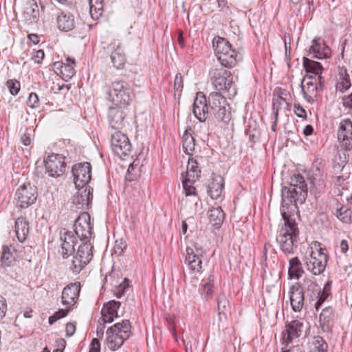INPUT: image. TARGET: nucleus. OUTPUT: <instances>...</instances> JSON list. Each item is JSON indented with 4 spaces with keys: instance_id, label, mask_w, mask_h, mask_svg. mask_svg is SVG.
<instances>
[{
    "instance_id": "nucleus-1",
    "label": "nucleus",
    "mask_w": 352,
    "mask_h": 352,
    "mask_svg": "<svg viewBox=\"0 0 352 352\" xmlns=\"http://www.w3.org/2000/svg\"><path fill=\"white\" fill-rule=\"evenodd\" d=\"M307 187L304 177L300 174L294 175L289 186L282 189V206L280 213L284 220V226L279 230L276 236L280 250L285 254L294 253L297 245L295 243L299 235V230L292 214L296 209V202L302 204L307 197Z\"/></svg>"
},
{
    "instance_id": "nucleus-2",
    "label": "nucleus",
    "mask_w": 352,
    "mask_h": 352,
    "mask_svg": "<svg viewBox=\"0 0 352 352\" xmlns=\"http://www.w3.org/2000/svg\"><path fill=\"white\" fill-rule=\"evenodd\" d=\"M215 55L222 66L232 68L242 60L241 55L224 38L217 36L212 41Z\"/></svg>"
},
{
    "instance_id": "nucleus-3",
    "label": "nucleus",
    "mask_w": 352,
    "mask_h": 352,
    "mask_svg": "<svg viewBox=\"0 0 352 352\" xmlns=\"http://www.w3.org/2000/svg\"><path fill=\"white\" fill-rule=\"evenodd\" d=\"M209 76L217 92L224 91L228 97L236 95V87L231 72L222 67H213L209 72Z\"/></svg>"
},
{
    "instance_id": "nucleus-4",
    "label": "nucleus",
    "mask_w": 352,
    "mask_h": 352,
    "mask_svg": "<svg viewBox=\"0 0 352 352\" xmlns=\"http://www.w3.org/2000/svg\"><path fill=\"white\" fill-rule=\"evenodd\" d=\"M131 323L128 320L117 322L107 331V344L109 349H118L130 336Z\"/></svg>"
},
{
    "instance_id": "nucleus-5",
    "label": "nucleus",
    "mask_w": 352,
    "mask_h": 352,
    "mask_svg": "<svg viewBox=\"0 0 352 352\" xmlns=\"http://www.w3.org/2000/svg\"><path fill=\"white\" fill-rule=\"evenodd\" d=\"M208 102L210 116L218 121L228 123L231 118V111L227 100L221 93L214 91L209 94Z\"/></svg>"
},
{
    "instance_id": "nucleus-6",
    "label": "nucleus",
    "mask_w": 352,
    "mask_h": 352,
    "mask_svg": "<svg viewBox=\"0 0 352 352\" xmlns=\"http://www.w3.org/2000/svg\"><path fill=\"white\" fill-rule=\"evenodd\" d=\"M109 100L115 105L126 107L131 101L130 89L126 82L114 81L111 83L109 91Z\"/></svg>"
},
{
    "instance_id": "nucleus-7",
    "label": "nucleus",
    "mask_w": 352,
    "mask_h": 352,
    "mask_svg": "<svg viewBox=\"0 0 352 352\" xmlns=\"http://www.w3.org/2000/svg\"><path fill=\"white\" fill-rule=\"evenodd\" d=\"M201 170L198 168V162L193 157H189L187 164V170L182 175V185L186 196L195 194V188L193 184L196 179L200 177Z\"/></svg>"
},
{
    "instance_id": "nucleus-8",
    "label": "nucleus",
    "mask_w": 352,
    "mask_h": 352,
    "mask_svg": "<svg viewBox=\"0 0 352 352\" xmlns=\"http://www.w3.org/2000/svg\"><path fill=\"white\" fill-rule=\"evenodd\" d=\"M37 197L36 187L30 183H25L20 186L15 192L16 206L27 208L35 203Z\"/></svg>"
},
{
    "instance_id": "nucleus-9",
    "label": "nucleus",
    "mask_w": 352,
    "mask_h": 352,
    "mask_svg": "<svg viewBox=\"0 0 352 352\" xmlns=\"http://www.w3.org/2000/svg\"><path fill=\"white\" fill-rule=\"evenodd\" d=\"M93 246L85 241L79 245L70 267L74 273H79L91 260Z\"/></svg>"
},
{
    "instance_id": "nucleus-10",
    "label": "nucleus",
    "mask_w": 352,
    "mask_h": 352,
    "mask_svg": "<svg viewBox=\"0 0 352 352\" xmlns=\"http://www.w3.org/2000/svg\"><path fill=\"white\" fill-rule=\"evenodd\" d=\"M328 256L322 248L311 251L310 256L305 259L307 270L314 275H319L325 270Z\"/></svg>"
},
{
    "instance_id": "nucleus-11",
    "label": "nucleus",
    "mask_w": 352,
    "mask_h": 352,
    "mask_svg": "<svg viewBox=\"0 0 352 352\" xmlns=\"http://www.w3.org/2000/svg\"><path fill=\"white\" fill-rule=\"evenodd\" d=\"M111 144L113 152L120 158L129 156L132 151V145L127 135L121 131H114L111 134Z\"/></svg>"
},
{
    "instance_id": "nucleus-12",
    "label": "nucleus",
    "mask_w": 352,
    "mask_h": 352,
    "mask_svg": "<svg viewBox=\"0 0 352 352\" xmlns=\"http://www.w3.org/2000/svg\"><path fill=\"white\" fill-rule=\"evenodd\" d=\"M325 164L322 160H315L311 168L310 182L316 191L320 192L325 188Z\"/></svg>"
},
{
    "instance_id": "nucleus-13",
    "label": "nucleus",
    "mask_w": 352,
    "mask_h": 352,
    "mask_svg": "<svg viewBox=\"0 0 352 352\" xmlns=\"http://www.w3.org/2000/svg\"><path fill=\"white\" fill-rule=\"evenodd\" d=\"M126 107L118 105L110 107L107 113L110 128L115 131L123 129L126 124Z\"/></svg>"
},
{
    "instance_id": "nucleus-14",
    "label": "nucleus",
    "mask_w": 352,
    "mask_h": 352,
    "mask_svg": "<svg viewBox=\"0 0 352 352\" xmlns=\"http://www.w3.org/2000/svg\"><path fill=\"white\" fill-rule=\"evenodd\" d=\"M337 138L340 147L346 151L352 149V121L349 118L341 120L337 130Z\"/></svg>"
},
{
    "instance_id": "nucleus-15",
    "label": "nucleus",
    "mask_w": 352,
    "mask_h": 352,
    "mask_svg": "<svg viewBox=\"0 0 352 352\" xmlns=\"http://www.w3.org/2000/svg\"><path fill=\"white\" fill-rule=\"evenodd\" d=\"M76 188H84L91 179V166L89 162L79 163L72 167Z\"/></svg>"
},
{
    "instance_id": "nucleus-16",
    "label": "nucleus",
    "mask_w": 352,
    "mask_h": 352,
    "mask_svg": "<svg viewBox=\"0 0 352 352\" xmlns=\"http://www.w3.org/2000/svg\"><path fill=\"white\" fill-rule=\"evenodd\" d=\"M74 232L81 240H87L91 237L93 227L91 224V217L88 212L80 213L74 224Z\"/></svg>"
},
{
    "instance_id": "nucleus-17",
    "label": "nucleus",
    "mask_w": 352,
    "mask_h": 352,
    "mask_svg": "<svg viewBox=\"0 0 352 352\" xmlns=\"http://www.w3.org/2000/svg\"><path fill=\"white\" fill-rule=\"evenodd\" d=\"M46 173L51 177H58L65 170L66 164L65 157L57 154L48 155L44 160Z\"/></svg>"
},
{
    "instance_id": "nucleus-18",
    "label": "nucleus",
    "mask_w": 352,
    "mask_h": 352,
    "mask_svg": "<svg viewBox=\"0 0 352 352\" xmlns=\"http://www.w3.org/2000/svg\"><path fill=\"white\" fill-rule=\"evenodd\" d=\"M208 98L202 92H197L192 104V112L196 118L201 122L206 120L210 116Z\"/></svg>"
},
{
    "instance_id": "nucleus-19",
    "label": "nucleus",
    "mask_w": 352,
    "mask_h": 352,
    "mask_svg": "<svg viewBox=\"0 0 352 352\" xmlns=\"http://www.w3.org/2000/svg\"><path fill=\"white\" fill-rule=\"evenodd\" d=\"M301 91L305 100L309 103H314L318 96L319 87L316 82L313 81V76L307 75L302 78L301 82Z\"/></svg>"
},
{
    "instance_id": "nucleus-20",
    "label": "nucleus",
    "mask_w": 352,
    "mask_h": 352,
    "mask_svg": "<svg viewBox=\"0 0 352 352\" xmlns=\"http://www.w3.org/2000/svg\"><path fill=\"white\" fill-rule=\"evenodd\" d=\"M331 49L321 38H315L311 41L308 55L312 58L324 59L330 57Z\"/></svg>"
},
{
    "instance_id": "nucleus-21",
    "label": "nucleus",
    "mask_w": 352,
    "mask_h": 352,
    "mask_svg": "<svg viewBox=\"0 0 352 352\" xmlns=\"http://www.w3.org/2000/svg\"><path fill=\"white\" fill-rule=\"evenodd\" d=\"M78 188V191L77 192L76 195L74 197L73 204L76 210L88 209L91 204L93 190L91 189L89 186Z\"/></svg>"
},
{
    "instance_id": "nucleus-22",
    "label": "nucleus",
    "mask_w": 352,
    "mask_h": 352,
    "mask_svg": "<svg viewBox=\"0 0 352 352\" xmlns=\"http://www.w3.org/2000/svg\"><path fill=\"white\" fill-rule=\"evenodd\" d=\"M196 253L194 250L190 247H187L186 249L185 263L188 265V269L194 272L200 273L202 270V261L199 257L201 254V249L195 247Z\"/></svg>"
},
{
    "instance_id": "nucleus-23",
    "label": "nucleus",
    "mask_w": 352,
    "mask_h": 352,
    "mask_svg": "<svg viewBox=\"0 0 352 352\" xmlns=\"http://www.w3.org/2000/svg\"><path fill=\"white\" fill-rule=\"evenodd\" d=\"M80 285L79 283H70L67 285L62 292V302L71 307L74 305L79 296Z\"/></svg>"
},
{
    "instance_id": "nucleus-24",
    "label": "nucleus",
    "mask_w": 352,
    "mask_h": 352,
    "mask_svg": "<svg viewBox=\"0 0 352 352\" xmlns=\"http://www.w3.org/2000/svg\"><path fill=\"white\" fill-rule=\"evenodd\" d=\"M289 294L292 309L296 312L300 311L304 305L303 287L299 283H296L290 287Z\"/></svg>"
},
{
    "instance_id": "nucleus-25",
    "label": "nucleus",
    "mask_w": 352,
    "mask_h": 352,
    "mask_svg": "<svg viewBox=\"0 0 352 352\" xmlns=\"http://www.w3.org/2000/svg\"><path fill=\"white\" fill-rule=\"evenodd\" d=\"M16 250L12 245H4L2 247L0 267L6 268L13 266L16 261Z\"/></svg>"
},
{
    "instance_id": "nucleus-26",
    "label": "nucleus",
    "mask_w": 352,
    "mask_h": 352,
    "mask_svg": "<svg viewBox=\"0 0 352 352\" xmlns=\"http://www.w3.org/2000/svg\"><path fill=\"white\" fill-rule=\"evenodd\" d=\"M302 327L303 323L296 320L287 324L285 333H283L284 343L288 345L293 339L298 338L302 333Z\"/></svg>"
},
{
    "instance_id": "nucleus-27",
    "label": "nucleus",
    "mask_w": 352,
    "mask_h": 352,
    "mask_svg": "<svg viewBox=\"0 0 352 352\" xmlns=\"http://www.w3.org/2000/svg\"><path fill=\"white\" fill-rule=\"evenodd\" d=\"M120 306V302L116 300H110L104 304L102 310L101 314L102 321L104 323H110L113 322L114 318H117L118 310Z\"/></svg>"
},
{
    "instance_id": "nucleus-28",
    "label": "nucleus",
    "mask_w": 352,
    "mask_h": 352,
    "mask_svg": "<svg viewBox=\"0 0 352 352\" xmlns=\"http://www.w3.org/2000/svg\"><path fill=\"white\" fill-rule=\"evenodd\" d=\"M224 188V180L220 175L212 178L207 186V192L212 199L221 197Z\"/></svg>"
},
{
    "instance_id": "nucleus-29",
    "label": "nucleus",
    "mask_w": 352,
    "mask_h": 352,
    "mask_svg": "<svg viewBox=\"0 0 352 352\" xmlns=\"http://www.w3.org/2000/svg\"><path fill=\"white\" fill-rule=\"evenodd\" d=\"M109 47L113 50L110 56L113 66L117 69H122L126 63V56L122 47L120 44L116 46L110 44Z\"/></svg>"
},
{
    "instance_id": "nucleus-30",
    "label": "nucleus",
    "mask_w": 352,
    "mask_h": 352,
    "mask_svg": "<svg viewBox=\"0 0 352 352\" xmlns=\"http://www.w3.org/2000/svg\"><path fill=\"white\" fill-rule=\"evenodd\" d=\"M62 254L63 258H67L74 252V246L76 243V237L72 232H67L64 236L61 237Z\"/></svg>"
},
{
    "instance_id": "nucleus-31",
    "label": "nucleus",
    "mask_w": 352,
    "mask_h": 352,
    "mask_svg": "<svg viewBox=\"0 0 352 352\" xmlns=\"http://www.w3.org/2000/svg\"><path fill=\"white\" fill-rule=\"evenodd\" d=\"M58 28L63 32H69L75 27L74 16L69 13L61 12L56 19Z\"/></svg>"
},
{
    "instance_id": "nucleus-32",
    "label": "nucleus",
    "mask_w": 352,
    "mask_h": 352,
    "mask_svg": "<svg viewBox=\"0 0 352 352\" xmlns=\"http://www.w3.org/2000/svg\"><path fill=\"white\" fill-rule=\"evenodd\" d=\"M14 231L19 241L22 243L25 241L29 234V222L26 218L21 217L16 219Z\"/></svg>"
},
{
    "instance_id": "nucleus-33",
    "label": "nucleus",
    "mask_w": 352,
    "mask_h": 352,
    "mask_svg": "<svg viewBox=\"0 0 352 352\" xmlns=\"http://www.w3.org/2000/svg\"><path fill=\"white\" fill-rule=\"evenodd\" d=\"M303 285V287H307L308 290H312L316 292L318 300L315 303V308L316 310H318L329 296H326V294L321 292L320 289L318 288V285L311 280H305Z\"/></svg>"
},
{
    "instance_id": "nucleus-34",
    "label": "nucleus",
    "mask_w": 352,
    "mask_h": 352,
    "mask_svg": "<svg viewBox=\"0 0 352 352\" xmlns=\"http://www.w3.org/2000/svg\"><path fill=\"white\" fill-rule=\"evenodd\" d=\"M225 214L221 207L213 208L208 211L210 223L217 228H219L223 222Z\"/></svg>"
},
{
    "instance_id": "nucleus-35",
    "label": "nucleus",
    "mask_w": 352,
    "mask_h": 352,
    "mask_svg": "<svg viewBox=\"0 0 352 352\" xmlns=\"http://www.w3.org/2000/svg\"><path fill=\"white\" fill-rule=\"evenodd\" d=\"M302 65L307 73L316 75L322 74L323 67L320 63L308 58L305 56L302 58Z\"/></svg>"
},
{
    "instance_id": "nucleus-36",
    "label": "nucleus",
    "mask_w": 352,
    "mask_h": 352,
    "mask_svg": "<svg viewBox=\"0 0 352 352\" xmlns=\"http://www.w3.org/2000/svg\"><path fill=\"white\" fill-rule=\"evenodd\" d=\"M303 272L302 264L298 257L289 260L288 274L291 278L299 279Z\"/></svg>"
},
{
    "instance_id": "nucleus-37",
    "label": "nucleus",
    "mask_w": 352,
    "mask_h": 352,
    "mask_svg": "<svg viewBox=\"0 0 352 352\" xmlns=\"http://www.w3.org/2000/svg\"><path fill=\"white\" fill-rule=\"evenodd\" d=\"M333 311L331 307H325L320 314L319 320L322 328L329 329L333 324Z\"/></svg>"
},
{
    "instance_id": "nucleus-38",
    "label": "nucleus",
    "mask_w": 352,
    "mask_h": 352,
    "mask_svg": "<svg viewBox=\"0 0 352 352\" xmlns=\"http://www.w3.org/2000/svg\"><path fill=\"white\" fill-rule=\"evenodd\" d=\"M350 76L346 69H342L340 72L339 77L336 84V88L341 92L346 91L351 87Z\"/></svg>"
},
{
    "instance_id": "nucleus-39",
    "label": "nucleus",
    "mask_w": 352,
    "mask_h": 352,
    "mask_svg": "<svg viewBox=\"0 0 352 352\" xmlns=\"http://www.w3.org/2000/svg\"><path fill=\"white\" fill-rule=\"evenodd\" d=\"M89 12L93 19H98L102 14L103 0H88Z\"/></svg>"
},
{
    "instance_id": "nucleus-40",
    "label": "nucleus",
    "mask_w": 352,
    "mask_h": 352,
    "mask_svg": "<svg viewBox=\"0 0 352 352\" xmlns=\"http://www.w3.org/2000/svg\"><path fill=\"white\" fill-rule=\"evenodd\" d=\"M74 67V59L68 57L66 58V63H62L60 72L66 78H71L75 74Z\"/></svg>"
},
{
    "instance_id": "nucleus-41",
    "label": "nucleus",
    "mask_w": 352,
    "mask_h": 352,
    "mask_svg": "<svg viewBox=\"0 0 352 352\" xmlns=\"http://www.w3.org/2000/svg\"><path fill=\"white\" fill-rule=\"evenodd\" d=\"M336 214L343 223H349L352 221V210L346 206L337 208Z\"/></svg>"
},
{
    "instance_id": "nucleus-42",
    "label": "nucleus",
    "mask_w": 352,
    "mask_h": 352,
    "mask_svg": "<svg viewBox=\"0 0 352 352\" xmlns=\"http://www.w3.org/2000/svg\"><path fill=\"white\" fill-rule=\"evenodd\" d=\"M195 140L191 134H188V131L184 134L183 150L188 155H191V152L195 150Z\"/></svg>"
},
{
    "instance_id": "nucleus-43",
    "label": "nucleus",
    "mask_w": 352,
    "mask_h": 352,
    "mask_svg": "<svg viewBox=\"0 0 352 352\" xmlns=\"http://www.w3.org/2000/svg\"><path fill=\"white\" fill-rule=\"evenodd\" d=\"M327 347L324 340L320 336H317L314 338L309 352H327Z\"/></svg>"
},
{
    "instance_id": "nucleus-44",
    "label": "nucleus",
    "mask_w": 352,
    "mask_h": 352,
    "mask_svg": "<svg viewBox=\"0 0 352 352\" xmlns=\"http://www.w3.org/2000/svg\"><path fill=\"white\" fill-rule=\"evenodd\" d=\"M25 14L30 15V21L32 22H36L39 17V11L37 3L34 1H30L25 8Z\"/></svg>"
},
{
    "instance_id": "nucleus-45",
    "label": "nucleus",
    "mask_w": 352,
    "mask_h": 352,
    "mask_svg": "<svg viewBox=\"0 0 352 352\" xmlns=\"http://www.w3.org/2000/svg\"><path fill=\"white\" fill-rule=\"evenodd\" d=\"M129 280L127 278H124L122 282L120 283L118 285L116 286L113 289L114 295L118 298H120L126 292V291L129 288Z\"/></svg>"
},
{
    "instance_id": "nucleus-46",
    "label": "nucleus",
    "mask_w": 352,
    "mask_h": 352,
    "mask_svg": "<svg viewBox=\"0 0 352 352\" xmlns=\"http://www.w3.org/2000/svg\"><path fill=\"white\" fill-rule=\"evenodd\" d=\"M229 302L224 295H220L217 298V309L219 314H225L228 310Z\"/></svg>"
},
{
    "instance_id": "nucleus-47",
    "label": "nucleus",
    "mask_w": 352,
    "mask_h": 352,
    "mask_svg": "<svg viewBox=\"0 0 352 352\" xmlns=\"http://www.w3.org/2000/svg\"><path fill=\"white\" fill-rule=\"evenodd\" d=\"M6 86L9 89L10 93L13 96L17 95L21 89L20 82L16 79L8 80L6 82Z\"/></svg>"
},
{
    "instance_id": "nucleus-48",
    "label": "nucleus",
    "mask_w": 352,
    "mask_h": 352,
    "mask_svg": "<svg viewBox=\"0 0 352 352\" xmlns=\"http://www.w3.org/2000/svg\"><path fill=\"white\" fill-rule=\"evenodd\" d=\"M283 104H287V102L285 98H283L281 96H278L277 97L273 99V110L274 112V116L278 118V110L281 105Z\"/></svg>"
},
{
    "instance_id": "nucleus-49",
    "label": "nucleus",
    "mask_w": 352,
    "mask_h": 352,
    "mask_svg": "<svg viewBox=\"0 0 352 352\" xmlns=\"http://www.w3.org/2000/svg\"><path fill=\"white\" fill-rule=\"evenodd\" d=\"M27 104L30 108L34 109L39 105V99L38 95L36 93H31L28 98Z\"/></svg>"
},
{
    "instance_id": "nucleus-50",
    "label": "nucleus",
    "mask_w": 352,
    "mask_h": 352,
    "mask_svg": "<svg viewBox=\"0 0 352 352\" xmlns=\"http://www.w3.org/2000/svg\"><path fill=\"white\" fill-rule=\"evenodd\" d=\"M183 89V77L180 73L176 74L174 80V89L175 92L180 93Z\"/></svg>"
},
{
    "instance_id": "nucleus-51",
    "label": "nucleus",
    "mask_w": 352,
    "mask_h": 352,
    "mask_svg": "<svg viewBox=\"0 0 352 352\" xmlns=\"http://www.w3.org/2000/svg\"><path fill=\"white\" fill-rule=\"evenodd\" d=\"M294 111L296 116L302 118L303 120L307 119V112L305 109L300 104H294Z\"/></svg>"
},
{
    "instance_id": "nucleus-52",
    "label": "nucleus",
    "mask_w": 352,
    "mask_h": 352,
    "mask_svg": "<svg viewBox=\"0 0 352 352\" xmlns=\"http://www.w3.org/2000/svg\"><path fill=\"white\" fill-rule=\"evenodd\" d=\"M89 352H100V343L98 339L94 338L91 340Z\"/></svg>"
},
{
    "instance_id": "nucleus-53",
    "label": "nucleus",
    "mask_w": 352,
    "mask_h": 352,
    "mask_svg": "<svg viewBox=\"0 0 352 352\" xmlns=\"http://www.w3.org/2000/svg\"><path fill=\"white\" fill-rule=\"evenodd\" d=\"M7 311V305L6 299L3 297H0V320H1L6 315Z\"/></svg>"
},
{
    "instance_id": "nucleus-54",
    "label": "nucleus",
    "mask_w": 352,
    "mask_h": 352,
    "mask_svg": "<svg viewBox=\"0 0 352 352\" xmlns=\"http://www.w3.org/2000/svg\"><path fill=\"white\" fill-rule=\"evenodd\" d=\"M76 331V324L72 322H68L66 324L65 332L68 337L72 336Z\"/></svg>"
},
{
    "instance_id": "nucleus-55",
    "label": "nucleus",
    "mask_w": 352,
    "mask_h": 352,
    "mask_svg": "<svg viewBox=\"0 0 352 352\" xmlns=\"http://www.w3.org/2000/svg\"><path fill=\"white\" fill-rule=\"evenodd\" d=\"M30 130L29 129H26L25 131V133L22 135L21 137V141L23 142V144L25 146H28L31 144V134L29 132Z\"/></svg>"
},
{
    "instance_id": "nucleus-56",
    "label": "nucleus",
    "mask_w": 352,
    "mask_h": 352,
    "mask_svg": "<svg viewBox=\"0 0 352 352\" xmlns=\"http://www.w3.org/2000/svg\"><path fill=\"white\" fill-rule=\"evenodd\" d=\"M342 104L345 108L352 109V93L343 98Z\"/></svg>"
},
{
    "instance_id": "nucleus-57",
    "label": "nucleus",
    "mask_w": 352,
    "mask_h": 352,
    "mask_svg": "<svg viewBox=\"0 0 352 352\" xmlns=\"http://www.w3.org/2000/svg\"><path fill=\"white\" fill-rule=\"evenodd\" d=\"M44 56L45 54L43 50H39L35 52V55L33 56L32 58L34 59L35 63H40L41 60L43 59Z\"/></svg>"
},
{
    "instance_id": "nucleus-58",
    "label": "nucleus",
    "mask_w": 352,
    "mask_h": 352,
    "mask_svg": "<svg viewBox=\"0 0 352 352\" xmlns=\"http://www.w3.org/2000/svg\"><path fill=\"white\" fill-rule=\"evenodd\" d=\"M313 81H316V85H319V89H322V87H323V85H324V80L323 78V77L322 76V74H318V75H316V76H313Z\"/></svg>"
},
{
    "instance_id": "nucleus-59",
    "label": "nucleus",
    "mask_w": 352,
    "mask_h": 352,
    "mask_svg": "<svg viewBox=\"0 0 352 352\" xmlns=\"http://www.w3.org/2000/svg\"><path fill=\"white\" fill-rule=\"evenodd\" d=\"M340 251L343 254H346L349 250V244L346 240H342L340 243Z\"/></svg>"
},
{
    "instance_id": "nucleus-60",
    "label": "nucleus",
    "mask_w": 352,
    "mask_h": 352,
    "mask_svg": "<svg viewBox=\"0 0 352 352\" xmlns=\"http://www.w3.org/2000/svg\"><path fill=\"white\" fill-rule=\"evenodd\" d=\"M270 246L269 244H267L265 243L263 248V250H262V261H261V265H263L264 263L266 262L267 261V247Z\"/></svg>"
},
{
    "instance_id": "nucleus-61",
    "label": "nucleus",
    "mask_w": 352,
    "mask_h": 352,
    "mask_svg": "<svg viewBox=\"0 0 352 352\" xmlns=\"http://www.w3.org/2000/svg\"><path fill=\"white\" fill-rule=\"evenodd\" d=\"M69 308L70 307H68V308H67V309H60L58 311L55 312L54 314L56 315H57V317H59V319H60L67 316V314L69 310Z\"/></svg>"
},
{
    "instance_id": "nucleus-62",
    "label": "nucleus",
    "mask_w": 352,
    "mask_h": 352,
    "mask_svg": "<svg viewBox=\"0 0 352 352\" xmlns=\"http://www.w3.org/2000/svg\"><path fill=\"white\" fill-rule=\"evenodd\" d=\"M314 132V128L310 124H307L304 130H303V134L305 135V136H308V135H310L313 133Z\"/></svg>"
},
{
    "instance_id": "nucleus-63",
    "label": "nucleus",
    "mask_w": 352,
    "mask_h": 352,
    "mask_svg": "<svg viewBox=\"0 0 352 352\" xmlns=\"http://www.w3.org/2000/svg\"><path fill=\"white\" fill-rule=\"evenodd\" d=\"M104 324L103 322L102 323H100V324L97 327V336H102L104 334V330L105 328Z\"/></svg>"
},
{
    "instance_id": "nucleus-64",
    "label": "nucleus",
    "mask_w": 352,
    "mask_h": 352,
    "mask_svg": "<svg viewBox=\"0 0 352 352\" xmlns=\"http://www.w3.org/2000/svg\"><path fill=\"white\" fill-rule=\"evenodd\" d=\"M28 38L35 45L39 43V38L37 34H30L28 35Z\"/></svg>"
}]
</instances>
